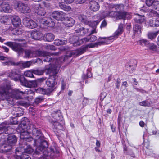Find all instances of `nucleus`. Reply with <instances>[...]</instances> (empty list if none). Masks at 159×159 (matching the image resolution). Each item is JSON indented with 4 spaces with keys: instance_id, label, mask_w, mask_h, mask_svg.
I'll return each instance as SVG.
<instances>
[{
    "instance_id": "1",
    "label": "nucleus",
    "mask_w": 159,
    "mask_h": 159,
    "mask_svg": "<svg viewBox=\"0 0 159 159\" xmlns=\"http://www.w3.org/2000/svg\"><path fill=\"white\" fill-rule=\"evenodd\" d=\"M20 93L22 95H31L27 96L28 98H31L34 95L33 91L30 89H26L23 92L18 89H12L9 85H6L0 87V97L3 100L6 99L9 100L10 98L17 99H21L22 97L20 95Z\"/></svg>"
},
{
    "instance_id": "2",
    "label": "nucleus",
    "mask_w": 159,
    "mask_h": 159,
    "mask_svg": "<svg viewBox=\"0 0 159 159\" xmlns=\"http://www.w3.org/2000/svg\"><path fill=\"white\" fill-rule=\"evenodd\" d=\"M33 135L34 138V142L36 145L38 146L36 149L35 152L33 155L35 156L36 155H39L46 154L50 155V153L47 151V148L48 147L47 142L46 141L44 140L40 130L34 129L32 130Z\"/></svg>"
},
{
    "instance_id": "3",
    "label": "nucleus",
    "mask_w": 159,
    "mask_h": 159,
    "mask_svg": "<svg viewBox=\"0 0 159 159\" xmlns=\"http://www.w3.org/2000/svg\"><path fill=\"white\" fill-rule=\"evenodd\" d=\"M36 53L37 55L39 56L43 57V59L45 62H48L51 61H52V63L51 64L52 65V67L51 68H50L49 69H51V68L53 67V66H54L55 67L57 66V65L59 64V63L60 62L61 60L62 59V58H64V60L61 62L60 64V66H61V63H62L63 61H64L65 60V58L63 57H61L58 59H55L54 58L53 59H52V57L51 56H52L53 55H57V53H50L47 52L41 51H38L36 52Z\"/></svg>"
},
{
    "instance_id": "4",
    "label": "nucleus",
    "mask_w": 159,
    "mask_h": 159,
    "mask_svg": "<svg viewBox=\"0 0 159 159\" xmlns=\"http://www.w3.org/2000/svg\"><path fill=\"white\" fill-rule=\"evenodd\" d=\"M64 60V59L62 58L59 64L56 67L54 66L51 69H48V72L49 73L50 77L46 81L47 85L50 87H53L57 84L56 79L58 77L57 75L58 73L60 68L61 62Z\"/></svg>"
},
{
    "instance_id": "5",
    "label": "nucleus",
    "mask_w": 159,
    "mask_h": 159,
    "mask_svg": "<svg viewBox=\"0 0 159 159\" xmlns=\"http://www.w3.org/2000/svg\"><path fill=\"white\" fill-rule=\"evenodd\" d=\"M17 139L15 136L13 134L9 135L7 141L3 144L0 148V152L5 153L9 151L12 148V145L16 142Z\"/></svg>"
},
{
    "instance_id": "6",
    "label": "nucleus",
    "mask_w": 159,
    "mask_h": 159,
    "mask_svg": "<svg viewBox=\"0 0 159 159\" xmlns=\"http://www.w3.org/2000/svg\"><path fill=\"white\" fill-rule=\"evenodd\" d=\"M21 126H19V129L20 132V142L22 143L23 140H24L25 138H27L29 136V134L31 132L30 130L31 127V125L29 126H26V124L24 122L22 124Z\"/></svg>"
},
{
    "instance_id": "7",
    "label": "nucleus",
    "mask_w": 159,
    "mask_h": 159,
    "mask_svg": "<svg viewBox=\"0 0 159 159\" xmlns=\"http://www.w3.org/2000/svg\"><path fill=\"white\" fill-rule=\"evenodd\" d=\"M95 43H91L86 45L84 48H83L79 49H78L71 52L72 55L78 56L84 53L86 51V49L88 48H93L98 47V45L103 44V42L101 41Z\"/></svg>"
},
{
    "instance_id": "8",
    "label": "nucleus",
    "mask_w": 159,
    "mask_h": 159,
    "mask_svg": "<svg viewBox=\"0 0 159 159\" xmlns=\"http://www.w3.org/2000/svg\"><path fill=\"white\" fill-rule=\"evenodd\" d=\"M15 7L16 9L18 8L20 11L23 13H29L31 11L30 7L27 4L20 2L15 3Z\"/></svg>"
},
{
    "instance_id": "9",
    "label": "nucleus",
    "mask_w": 159,
    "mask_h": 159,
    "mask_svg": "<svg viewBox=\"0 0 159 159\" xmlns=\"http://www.w3.org/2000/svg\"><path fill=\"white\" fill-rule=\"evenodd\" d=\"M7 44L8 46L12 48L13 50L18 53L19 54L22 53L24 51V49L22 48L23 46L22 43L9 42L7 43Z\"/></svg>"
},
{
    "instance_id": "10",
    "label": "nucleus",
    "mask_w": 159,
    "mask_h": 159,
    "mask_svg": "<svg viewBox=\"0 0 159 159\" xmlns=\"http://www.w3.org/2000/svg\"><path fill=\"white\" fill-rule=\"evenodd\" d=\"M20 150V148H17L16 149L15 157L16 159H31V157L28 155L25 154Z\"/></svg>"
},
{
    "instance_id": "11",
    "label": "nucleus",
    "mask_w": 159,
    "mask_h": 159,
    "mask_svg": "<svg viewBox=\"0 0 159 159\" xmlns=\"http://www.w3.org/2000/svg\"><path fill=\"white\" fill-rule=\"evenodd\" d=\"M21 72L18 69H14L11 71L9 74L8 76L15 81L18 80L21 75Z\"/></svg>"
},
{
    "instance_id": "12",
    "label": "nucleus",
    "mask_w": 159,
    "mask_h": 159,
    "mask_svg": "<svg viewBox=\"0 0 159 159\" xmlns=\"http://www.w3.org/2000/svg\"><path fill=\"white\" fill-rule=\"evenodd\" d=\"M33 8L34 12L39 15L44 16L46 13L44 8L40 5H33Z\"/></svg>"
},
{
    "instance_id": "13",
    "label": "nucleus",
    "mask_w": 159,
    "mask_h": 159,
    "mask_svg": "<svg viewBox=\"0 0 159 159\" xmlns=\"http://www.w3.org/2000/svg\"><path fill=\"white\" fill-rule=\"evenodd\" d=\"M89 7L90 9L93 12H96L98 11L100 7L98 3L93 0H92L89 2Z\"/></svg>"
},
{
    "instance_id": "14",
    "label": "nucleus",
    "mask_w": 159,
    "mask_h": 159,
    "mask_svg": "<svg viewBox=\"0 0 159 159\" xmlns=\"http://www.w3.org/2000/svg\"><path fill=\"white\" fill-rule=\"evenodd\" d=\"M0 10L1 11H3L7 13L11 12L12 11L9 4L4 2L0 4Z\"/></svg>"
},
{
    "instance_id": "15",
    "label": "nucleus",
    "mask_w": 159,
    "mask_h": 159,
    "mask_svg": "<svg viewBox=\"0 0 159 159\" xmlns=\"http://www.w3.org/2000/svg\"><path fill=\"white\" fill-rule=\"evenodd\" d=\"M19 148H20V150L22 151V152L24 151V153L30 154L34 152V149L31 146L27 144L25 145H22Z\"/></svg>"
},
{
    "instance_id": "16",
    "label": "nucleus",
    "mask_w": 159,
    "mask_h": 159,
    "mask_svg": "<svg viewBox=\"0 0 159 159\" xmlns=\"http://www.w3.org/2000/svg\"><path fill=\"white\" fill-rule=\"evenodd\" d=\"M100 20H98L97 21L93 22H88V24L93 29L91 31V32L90 34V35L94 34L96 33L97 32L96 30V26L100 22Z\"/></svg>"
},
{
    "instance_id": "17",
    "label": "nucleus",
    "mask_w": 159,
    "mask_h": 159,
    "mask_svg": "<svg viewBox=\"0 0 159 159\" xmlns=\"http://www.w3.org/2000/svg\"><path fill=\"white\" fill-rule=\"evenodd\" d=\"M116 39V38L114 36V35L113 34V36L109 37L104 38L99 37L98 38V40H101V42H103V44L104 43L109 44L113 42Z\"/></svg>"
},
{
    "instance_id": "18",
    "label": "nucleus",
    "mask_w": 159,
    "mask_h": 159,
    "mask_svg": "<svg viewBox=\"0 0 159 159\" xmlns=\"http://www.w3.org/2000/svg\"><path fill=\"white\" fill-rule=\"evenodd\" d=\"M12 24L14 26L17 27L21 23V20L20 18L18 16L14 15L11 17V18Z\"/></svg>"
},
{
    "instance_id": "19",
    "label": "nucleus",
    "mask_w": 159,
    "mask_h": 159,
    "mask_svg": "<svg viewBox=\"0 0 159 159\" xmlns=\"http://www.w3.org/2000/svg\"><path fill=\"white\" fill-rule=\"evenodd\" d=\"M75 21L71 17H66L64 21L63 24L67 27H72L74 24Z\"/></svg>"
},
{
    "instance_id": "20",
    "label": "nucleus",
    "mask_w": 159,
    "mask_h": 159,
    "mask_svg": "<svg viewBox=\"0 0 159 159\" xmlns=\"http://www.w3.org/2000/svg\"><path fill=\"white\" fill-rule=\"evenodd\" d=\"M64 13L60 11H55L52 14V16L57 20H59L64 16Z\"/></svg>"
},
{
    "instance_id": "21",
    "label": "nucleus",
    "mask_w": 159,
    "mask_h": 159,
    "mask_svg": "<svg viewBox=\"0 0 159 159\" xmlns=\"http://www.w3.org/2000/svg\"><path fill=\"white\" fill-rule=\"evenodd\" d=\"M48 20H50V19L48 18V20H46L45 18H43L38 19V20L40 22V23L45 25H47L48 27H52L54 26V22L51 21V22L50 23Z\"/></svg>"
},
{
    "instance_id": "22",
    "label": "nucleus",
    "mask_w": 159,
    "mask_h": 159,
    "mask_svg": "<svg viewBox=\"0 0 159 159\" xmlns=\"http://www.w3.org/2000/svg\"><path fill=\"white\" fill-rule=\"evenodd\" d=\"M31 37L36 40H40L43 37L42 34L39 31H34L31 34Z\"/></svg>"
},
{
    "instance_id": "23",
    "label": "nucleus",
    "mask_w": 159,
    "mask_h": 159,
    "mask_svg": "<svg viewBox=\"0 0 159 159\" xmlns=\"http://www.w3.org/2000/svg\"><path fill=\"white\" fill-rule=\"evenodd\" d=\"M123 25L120 24L119 25L118 28L117 30L113 34L114 36L117 39L118 36L120 35L123 32Z\"/></svg>"
},
{
    "instance_id": "24",
    "label": "nucleus",
    "mask_w": 159,
    "mask_h": 159,
    "mask_svg": "<svg viewBox=\"0 0 159 159\" xmlns=\"http://www.w3.org/2000/svg\"><path fill=\"white\" fill-rule=\"evenodd\" d=\"M149 25L151 27H156L159 26V18L151 19L149 22Z\"/></svg>"
},
{
    "instance_id": "25",
    "label": "nucleus",
    "mask_w": 159,
    "mask_h": 159,
    "mask_svg": "<svg viewBox=\"0 0 159 159\" xmlns=\"http://www.w3.org/2000/svg\"><path fill=\"white\" fill-rule=\"evenodd\" d=\"M54 36L51 33L46 34L43 37V39L45 41L50 42L52 41L54 39Z\"/></svg>"
},
{
    "instance_id": "26",
    "label": "nucleus",
    "mask_w": 159,
    "mask_h": 159,
    "mask_svg": "<svg viewBox=\"0 0 159 159\" xmlns=\"http://www.w3.org/2000/svg\"><path fill=\"white\" fill-rule=\"evenodd\" d=\"M134 20L136 23H142L145 20L144 16V15H140L138 14H137Z\"/></svg>"
},
{
    "instance_id": "27",
    "label": "nucleus",
    "mask_w": 159,
    "mask_h": 159,
    "mask_svg": "<svg viewBox=\"0 0 159 159\" xmlns=\"http://www.w3.org/2000/svg\"><path fill=\"white\" fill-rule=\"evenodd\" d=\"M110 8L112 9H115L116 11L122 10L123 9L124 5L123 4H111Z\"/></svg>"
},
{
    "instance_id": "28",
    "label": "nucleus",
    "mask_w": 159,
    "mask_h": 159,
    "mask_svg": "<svg viewBox=\"0 0 159 159\" xmlns=\"http://www.w3.org/2000/svg\"><path fill=\"white\" fill-rule=\"evenodd\" d=\"M141 25L136 24L133 27V30L135 34H139L141 33Z\"/></svg>"
},
{
    "instance_id": "29",
    "label": "nucleus",
    "mask_w": 159,
    "mask_h": 159,
    "mask_svg": "<svg viewBox=\"0 0 159 159\" xmlns=\"http://www.w3.org/2000/svg\"><path fill=\"white\" fill-rule=\"evenodd\" d=\"M59 6L61 8L66 11H69L71 10V7L66 5L62 3H59Z\"/></svg>"
},
{
    "instance_id": "30",
    "label": "nucleus",
    "mask_w": 159,
    "mask_h": 159,
    "mask_svg": "<svg viewBox=\"0 0 159 159\" xmlns=\"http://www.w3.org/2000/svg\"><path fill=\"white\" fill-rule=\"evenodd\" d=\"M5 125L4 123L2 124V125L0 126V134L2 133L5 132L6 134L8 133L7 131L8 130V127L7 125Z\"/></svg>"
},
{
    "instance_id": "31",
    "label": "nucleus",
    "mask_w": 159,
    "mask_h": 159,
    "mask_svg": "<svg viewBox=\"0 0 159 159\" xmlns=\"http://www.w3.org/2000/svg\"><path fill=\"white\" fill-rule=\"evenodd\" d=\"M138 42L139 44L143 47H148L149 43L148 40L144 39H140L139 40Z\"/></svg>"
},
{
    "instance_id": "32",
    "label": "nucleus",
    "mask_w": 159,
    "mask_h": 159,
    "mask_svg": "<svg viewBox=\"0 0 159 159\" xmlns=\"http://www.w3.org/2000/svg\"><path fill=\"white\" fill-rule=\"evenodd\" d=\"M31 19L29 18L25 17L23 20V24L26 27L30 28V23Z\"/></svg>"
},
{
    "instance_id": "33",
    "label": "nucleus",
    "mask_w": 159,
    "mask_h": 159,
    "mask_svg": "<svg viewBox=\"0 0 159 159\" xmlns=\"http://www.w3.org/2000/svg\"><path fill=\"white\" fill-rule=\"evenodd\" d=\"M37 91L40 93L43 94H48L51 92L48 91V89H45L40 88L37 89Z\"/></svg>"
},
{
    "instance_id": "34",
    "label": "nucleus",
    "mask_w": 159,
    "mask_h": 159,
    "mask_svg": "<svg viewBox=\"0 0 159 159\" xmlns=\"http://www.w3.org/2000/svg\"><path fill=\"white\" fill-rule=\"evenodd\" d=\"M158 34V32L155 33L149 32L147 34L148 37L149 39L152 40L156 38Z\"/></svg>"
},
{
    "instance_id": "35",
    "label": "nucleus",
    "mask_w": 159,
    "mask_h": 159,
    "mask_svg": "<svg viewBox=\"0 0 159 159\" xmlns=\"http://www.w3.org/2000/svg\"><path fill=\"white\" fill-rule=\"evenodd\" d=\"M148 47L149 49L153 51H157V48L156 45L153 43H149Z\"/></svg>"
},
{
    "instance_id": "36",
    "label": "nucleus",
    "mask_w": 159,
    "mask_h": 159,
    "mask_svg": "<svg viewBox=\"0 0 159 159\" xmlns=\"http://www.w3.org/2000/svg\"><path fill=\"white\" fill-rule=\"evenodd\" d=\"M127 13L125 12H118L117 17L120 19H125L127 17Z\"/></svg>"
},
{
    "instance_id": "37",
    "label": "nucleus",
    "mask_w": 159,
    "mask_h": 159,
    "mask_svg": "<svg viewBox=\"0 0 159 159\" xmlns=\"http://www.w3.org/2000/svg\"><path fill=\"white\" fill-rule=\"evenodd\" d=\"M32 64V62L31 61H27L26 62H22L20 63L21 66L24 68L29 67Z\"/></svg>"
},
{
    "instance_id": "38",
    "label": "nucleus",
    "mask_w": 159,
    "mask_h": 159,
    "mask_svg": "<svg viewBox=\"0 0 159 159\" xmlns=\"http://www.w3.org/2000/svg\"><path fill=\"white\" fill-rule=\"evenodd\" d=\"M33 74V70H29L24 72V75L26 77L32 78L34 77Z\"/></svg>"
},
{
    "instance_id": "39",
    "label": "nucleus",
    "mask_w": 159,
    "mask_h": 159,
    "mask_svg": "<svg viewBox=\"0 0 159 159\" xmlns=\"http://www.w3.org/2000/svg\"><path fill=\"white\" fill-rule=\"evenodd\" d=\"M79 20L82 22L87 25L89 22L86 20V16L84 15H80L79 16Z\"/></svg>"
},
{
    "instance_id": "40",
    "label": "nucleus",
    "mask_w": 159,
    "mask_h": 159,
    "mask_svg": "<svg viewBox=\"0 0 159 159\" xmlns=\"http://www.w3.org/2000/svg\"><path fill=\"white\" fill-rule=\"evenodd\" d=\"M146 155L153 157L155 156V152L152 150L148 149L146 151Z\"/></svg>"
},
{
    "instance_id": "41",
    "label": "nucleus",
    "mask_w": 159,
    "mask_h": 159,
    "mask_svg": "<svg viewBox=\"0 0 159 159\" xmlns=\"http://www.w3.org/2000/svg\"><path fill=\"white\" fill-rule=\"evenodd\" d=\"M79 41H80V43L82 44L83 43H86L87 42H89V38H84L80 40L79 39V40L77 42H76V41H75L74 43H76L77 44L80 45V44L78 43Z\"/></svg>"
},
{
    "instance_id": "42",
    "label": "nucleus",
    "mask_w": 159,
    "mask_h": 159,
    "mask_svg": "<svg viewBox=\"0 0 159 159\" xmlns=\"http://www.w3.org/2000/svg\"><path fill=\"white\" fill-rule=\"evenodd\" d=\"M9 33L8 30L7 29H4L3 27H0V34L2 35H5Z\"/></svg>"
},
{
    "instance_id": "43",
    "label": "nucleus",
    "mask_w": 159,
    "mask_h": 159,
    "mask_svg": "<svg viewBox=\"0 0 159 159\" xmlns=\"http://www.w3.org/2000/svg\"><path fill=\"white\" fill-rule=\"evenodd\" d=\"M16 109L19 111L18 112H16L15 113V114L16 115V117H19L23 115V112L22 109L19 108H17Z\"/></svg>"
},
{
    "instance_id": "44",
    "label": "nucleus",
    "mask_w": 159,
    "mask_h": 159,
    "mask_svg": "<svg viewBox=\"0 0 159 159\" xmlns=\"http://www.w3.org/2000/svg\"><path fill=\"white\" fill-rule=\"evenodd\" d=\"M20 81L21 84L25 86H26L28 85V82L26 79L24 78H21L19 79Z\"/></svg>"
},
{
    "instance_id": "45",
    "label": "nucleus",
    "mask_w": 159,
    "mask_h": 159,
    "mask_svg": "<svg viewBox=\"0 0 159 159\" xmlns=\"http://www.w3.org/2000/svg\"><path fill=\"white\" fill-rule=\"evenodd\" d=\"M154 8L157 11H159V2L154 1L152 5Z\"/></svg>"
},
{
    "instance_id": "46",
    "label": "nucleus",
    "mask_w": 159,
    "mask_h": 159,
    "mask_svg": "<svg viewBox=\"0 0 159 159\" xmlns=\"http://www.w3.org/2000/svg\"><path fill=\"white\" fill-rule=\"evenodd\" d=\"M33 139V138L31 137H29L28 136L27 137V138H25V139L24 140H23L22 143L20 142V143L22 145H25L26 144H25L26 142H30L32 141Z\"/></svg>"
},
{
    "instance_id": "47",
    "label": "nucleus",
    "mask_w": 159,
    "mask_h": 159,
    "mask_svg": "<svg viewBox=\"0 0 159 159\" xmlns=\"http://www.w3.org/2000/svg\"><path fill=\"white\" fill-rule=\"evenodd\" d=\"M140 105L145 107H149L150 105V103L146 101H143L139 103Z\"/></svg>"
},
{
    "instance_id": "48",
    "label": "nucleus",
    "mask_w": 159,
    "mask_h": 159,
    "mask_svg": "<svg viewBox=\"0 0 159 159\" xmlns=\"http://www.w3.org/2000/svg\"><path fill=\"white\" fill-rule=\"evenodd\" d=\"M118 13V12L116 11H111L109 12L107 15V16H109L111 17H115L116 16L117 17V14Z\"/></svg>"
},
{
    "instance_id": "49",
    "label": "nucleus",
    "mask_w": 159,
    "mask_h": 159,
    "mask_svg": "<svg viewBox=\"0 0 159 159\" xmlns=\"http://www.w3.org/2000/svg\"><path fill=\"white\" fill-rule=\"evenodd\" d=\"M21 124L20 126H21V125L22 124L23 122L26 124V126H30V122L28 121V119L27 118L24 117L21 119Z\"/></svg>"
},
{
    "instance_id": "50",
    "label": "nucleus",
    "mask_w": 159,
    "mask_h": 159,
    "mask_svg": "<svg viewBox=\"0 0 159 159\" xmlns=\"http://www.w3.org/2000/svg\"><path fill=\"white\" fill-rule=\"evenodd\" d=\"M30 23V29H33L36 27L38 24L36 23L35 21H34L33 20L31 19Z\"/></svg>"
},
{
    "instance_id": "51",
    "label": "nucleus",
    "mask_w": 159,
    "mask_h": 159,
    "mask_svg": "<svg viewBox=\"0 0 159 159\" xmlns=\"http://www.w3.org/2000/svg\"><path fill=\"white\" fill-rule=\"evenodd\" d=\"M33 74L37 75H42L44 73V71L42 70H33Z\"/></svg>"
},
{
    "instance_id": "52",
    "label": "nucleus",
    "mask_w": 159,
    "mask_h": 159,
    "mask_svg": "<svg viewBox=\"0 0 159 159\" xmlns=\"http://www.w3.org/2000/svg\"><path fill=\"white\" fill-rule=\"evenodd\" d=\"M43 100V98L40 97H39L36 98L34 101V102L36 104H39Z\"/></svg>"
},
{
    "instance_id": "53",
    "label": "nucleus",
    "mask_w": 159,
    "mask_h": 159,
    "mask_svg": "<svg viewBox=\"0 0 159 159\" xmlns=\"http://www.w3.org/2000/svg\"><path fill=\"white\" fill-rule=\"evenodd\" d=\"M53 128L54 127L56 129H60V127H61V125L57 122H55L53 124Z\"/></svg>"
},
{
    "instance_id": "54",
    "label": "nucleus",
    "mask_w": 159,
    "mask_h": 159,
    "mask_svg": "<svg viewBox=\"0 0 159 159\" xmlns=\"http://www.w3.org/2000/svg\"><path fill=\"white\" fill-rule=\"evenodd\" d=\"M46 49L48 50H55V47L52 45H47L45 46Z\"/></svg>"
},
{
    "instance_id": "55",
    "label": "nucleus",
    "mask_w": 159,
    "mask_h": 159,
    "mask_svg": "<svg viewBox=\"0 0 159 159\" xmlns=\"http://www.w3.org/2000/svg\"><path fill=\"white\" fill-rule=\"evenodd\" d=\"M43 156L40 157L39 159H50V155L49 154H46L45 155L44 154H42Z\"/></svg>"
},
{
    "instance_id": "56",
    "label": "nucleus",
    "mask_w": 159,
    "mask_h": 159,
    "mask_svg": "<svg viewBox=\"0 0 159 159\" xmlns=\"http://www.w3.org/2000/svg\"><path fill=\"white\" fill-rule=\"evenodd\" d=\"M89 42H93L95 41L97 39V37L95 35H92L91 37L89 38Z\"/></svg>"
},
{
    "instance_id": "57",
    "label": "nucleus",
    "mask_w": 159,
    "mask_h": 159,
    "mask_svg": "<svg viewBox=\"0 0 159 159\" xmlns=\"http://www.w3.org/2000/svg\"><path fill=\"white\" fill-rule=\"evenodd\" d=\"M7 17L6 16H4L0 19V21L2 23H5L7 20Z\"/></svg>"
},
{
    "instance_id": "58",
    "label": "nucleus",
    "mask_w": 159,
    "mask_h": 159,
    "mask_svg": "<svg viewBox=\"0 0 159 159\" xmlns=\"http://www.w3.org/2000/svg\"><path fill=\"white\" fill-rule=\"evenodd\" d=\"M155 0H146V4L148 6H151Z\"/></svg>"
},
{
    "instance_id": "59",
    "label": "nucleus",
    "mask_w": 159,
    "mask_h": 159,
    "mask_svg": "<svg viewBox=\"0 0 159 159\" xmlns=\"http://www.w3.org/2000/svg\"><path fill=\"white\" fill-rule=\"evenodd\" d=\"M88 103V98H84L82 101V104L83 107L85 106Z\"/></svg>"
},
{
    "instance_id": "60",
    "label": "nucleus",
    "mask_w": 159,
    "mask_h": 159,
    "mask_svg": "<svg viewBox=\"0 0 159 159\" xmlns=\"http://www.w3.org/2000/svg\"><path fill=\"white\" fill-rule=\"evenodd\" d=\"M31 52L30 50H27L25 51V57H30Z\"/></svg>"
},
{
    "instance_id": "61",
    "label": "nucleus",
    "mask_w": 159,
    "mask_h": 159,
    "mask_svg": "<svg viewBox=\"0 0 159 159\" xmlns=\"http://www.w3.org/2000/svg\"><path fill=\"white\" fill-rule=\"evenodd\" d=\"M84 28H80V32L81 33H82L83 34H82V35H84L85 34H86V33L85 32L84 33V31L85 30H85H87V32H88V31H89V29H86V30H84Z\"/></svg>"
},
{
    "instance_id": "62",
    "label": "nucleus",
    "mask_w": 159,
    "mask_h": 159,
    "mask_svg": "<svg viewBox=\"0 0 159 159\" xmlns=\"http://www.w3.org/2000/svg\"><path fill=\"white\" fill-rule=\"evenodd\" d=\"M86 0H75L76 4H81L84 3Z\"/></svg>"
},
{
    "instance_id": "63",
    "label": "nucleus",
    "mask_w": 159,
    "mask_h": 159,
    "mask_svg": "<svg viewBox=\"0 0 159 159\" xmlns=\"http://www.w3.org/2000/svg\"><path fill=\"white\" fill-rule=\"evenodd\" d=\"M60 43H61V45H63L64 44H66L67 41L66 40V39L63 38L61 39H60Z\"/></svg>"
},
{
    "instance_id": "64",
    "label": "nucleus",
    "mask_w": 159,
    "mask_h": 159,
    "mask_svg": "<svg viewBox=\"0 0 159 159\" xmlns=\"http://www.w3.org/2000/svg\"><path fill=\"white\" fill-rule=\"evenodd\" d=\"M54 43V44L56 45H60L61 44V43H60L59 39L55 40Z\"/></svg>"
}]
</instances>
